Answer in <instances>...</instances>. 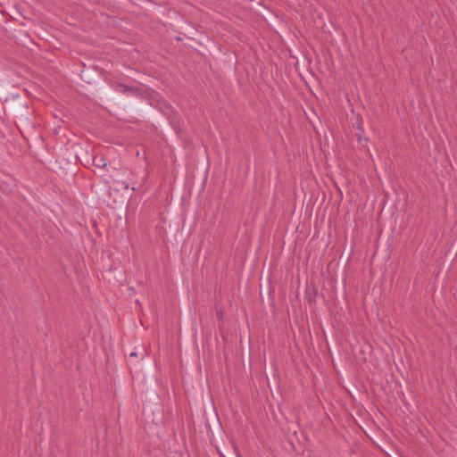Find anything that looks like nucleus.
<instances>
[{
  "mask_svg": "<svg viewBox=\"0 0 457 457\" xmlns=\"http://www.w3.org/2000/svg\"><path fill=\"white\" fill-rule=\"evenodd\" d=\"M94 162H95L96 166H97L99 168H103V167L106 166V162H105L104 157H102V156L96 157L94 160Z\"/></svg>",
  "mask_w": 457,
  "mask_h": 457,
  "instance_id": "obj_1",
  "label": "nucleus"
},
{
  "mask_svg": "<svg viewBox=\"0 0 457 457\" xmlns=\"http://www.w3.org/2000/svg\"><path fill=\"white\" fill-rule=\"evenodd\" d=\"M357 137H358L359 142L361 143L362 137H361V134L358 133Z\"/></svg>",
  "mask_w": 457,
  "mask_h": 457,
  "instance_id": "obj_2",
  "label": "nucleus"
},
{
  "mask_svg": "<svg viewBox=\"0 0 457 457\" xmlns=\"http://www.w3.org/2000/svg\"><path fill=\"white\" fill-rule=\"evenodd\" d=\"M136 355H137V354H136V353H135V352H132V353H130V356H136Z\"/></svg>",
  "mask_w": 457,
  "mask_h": 457,
  "instance_id": "obj_3",
  "label": "nucleus"
}]
</instances>
